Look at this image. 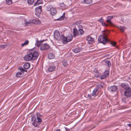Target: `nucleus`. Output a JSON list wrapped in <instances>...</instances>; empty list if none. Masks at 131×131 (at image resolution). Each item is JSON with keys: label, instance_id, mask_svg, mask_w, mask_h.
<instances>
[{"label": "nucleus", "instance_id": "1", "mask_svg": "<svg viewBox=\"0 0 131 131\" xmlns=\"http://www.w3.org/2000/svg\"><path fill=\"white\" fill-rule=\"evenodd\" d=\"M36 116L37 117L34 115L31 116L32 124L35 127H39L40 124L42 122L41 119L43 116L39 113H37Z\"/></svg>", "mask_w": 131, "mask_h": 131}, {"label": "nucleus", "instance_id": "2", "mask_svg": "<svg viewBox=\"0 0 131 131\" xmlns=\"http://www.w3.org/2000/svg\"><path fill=\"white\" fill-rule=\"evenodd\" d=\"M102 32V35L99 36L98 39V41L100 43L105 45L106 43L108 42L109 40L107 37L110 33V31L104 30Z\"/></svg>", "mask_w": 131, "mask_h": 131}, {"label": "nucleus", "instance_id": "3", "mask_svg": "<svg viewBox=\"0 0 131 131\" xmlns=\"http://www.w3.org/2000/svg\"><path fill=\"white\" fill-rule=\"evenodd\" d=\"M31 52V55L32 58L33 60H36L39 56L38 52L36 51L35 49L34 48L30 50Z\"/></svg>", "mask_w": 131, "mask_h": 131}, {"label": "nucleus", "instance_id": "4", "mask_svg": "<svg viewBox=\"0 0 131 131\" xmlns=\"http://www.w3.org/2000/svg\"><path fill=\"white\" fill-rule=\"evenodd\" d=\"M28 52L29 53L26 55L24 57V59L25 61H29L33 60L31 52L30 50Z\"/></svg>", "mask_w": 131, "mask_h": 131}, {"label": "nucleus", "instance_id": "5", "mask_svg": "<svg viewBox=\"0 0 131 131\" xmlns=\"http://www.w3.org/2000/svg\"><path fill=\"white\" fill-rule=\"evenodd\" d=\"M54 38L56 39L57 40H60L61 39V36L60 32L57 30H55L54 33Z\"/></svg>", "mask_w": 131, "mask_h": 131}, {"label": "nucleus", "instance_id": "6", "mask_svg": "<svg viewBox=\"0 0 131 131\" xmlns=\"http://www.w3.org/2000/svg\"><path fill=\"white\" fill-rule=\"evenodd\" d=\"M41 11L42 7L41 6H39L35 8V14L37 17H40Z\"/></svg>", "mask_w": 131, "mask_h": 131}, {"label": "nucleus", "instance_id": "7", "mask_svg": "<svg viewBox=\"0 0 131 131\" xmlns=\"http://www.w3.org/2000/svg\"><path fill=\"white\" fill-rule=\"evenodd\" d=\"M110 71L109 70H106L104 72L103 74L101 75L100 79H103L107 78L109 75Z\"/></svg>", "mask_w": 131, "mask_h": 131}, {"label": "nucleus", "instance_id": "8", "mask_svg": "<svg viewBox=\"0 0 131 131\" xmlns=\"http://www.w3.org/2000/svg\"><path fill=\"white\" fill-rule=\"evenodd\" d=\"M124 94L125 96L127 98L130 97L131 96V88H130L125 90Z\"/></svg>", "mask_w": 131, "mask_h": 131}, {"label": "nucleus", "instance_id": "9", "mask_svg": "<svg viewBox=\"0 0 131 131\" xmlns=\"http://www.w3.org/2000/svg\"><path fill=\"white\" fill-rule=\"evenodd\" d=\"M50 47V46L47 43H45L41 45L40 49L42 50H47Z\"/></svg>", "mask_w": 131, "mask_h": 131}, {"label": "nucleus", "instance_id": "10", "mask_svg": "<svg viewBox=\"0 0 131 131\" xmlns=\"http://www.w3.org/2000/svg\"><path fill=\"white\" fill-rule=\"evenodd\" d=\"M113 18V16H110L107 17V20L106 21V22L109 24V25L111 26H113V24L111 21V19Z\"/></svg>", "mask_w": 131, "mask_h": 131}, {"label": "nucleus", "instance_id": "11", "mask_svg": "<svg viewBox=\"0 0 131 131\" xmlns=\"http://www.w3.org/2000/svg\"><path fill=\"white\" fill-rule=\"evenodd\" d=\"M121 86L122 88L125 89V90H126L130 88L128 84L126 83H122L121 84Z\"/></svg>", "mask_w": 131, "mask_h": 131}, {"label": "nucleus", "instance_id": "12", "mask_svg": "<svg viewBox=\"0 0 131 131\" xmlns=\"http://www.w3.org/2000/svg\"><path fill=\"white\" fill-rule=\"evenodd\" d=\"M62 37L61 40L63 43L64 44H66L68 42V41L66 37L64 36L63 35H61Z\"/></svg>", "mask_w": 131, "mask_h": 131}, {"label": "nucleus", "instance_id": "13", "mask_svg": "<svg viewBox=\"0 0 131 131\" xmlns=\"http://www.w3.org/2000/svg\"><path fill=\"white\" fill-rule=\"evenodd\" d=\"M56 67L54 65L50 66L48 69V71L49 72H51L56 69Z\"/></svg>", "mask_w": 131, "mask_h": 131}, {"label": "nucleus", "instance_id": "14", "mask_svg": "<svg viewBox=\"0 0 131 131\" xmlns=\"http://www.w3.org/2000/svg\"><path fill=\"white\" fill-rule=\"evenodd\" d=\"M110 90L112 92H114L116 91L117 89V87L115 85H113L111 86L110 88Z\"/></svg>", "mask_w": 131, "mask_h": 131}, {"label": "nucleus", "instance_id": "15", "mask_svg": "<svg viewBox=\"0 0 131 131\" xmlns=\"http://www.w3.org/2000/svg\"><path fill=\"white\" fill-rule=\"evenodd\" d=\"M57 12L56 9L55 8L52 7L50 11V14L52 16L55 15Z\"/></svg>", "mask_w": 131, "mask_h": 131}, {"label": "nucleus", "instance_id": "16", "mask_svg": "<svg viewBox=\"0 0 131 131\" xmlns=\"http://www.w3.org/2000/svg\"><path fill=\"white\" fill-rule=\"evenodd\" d=\"M68 42L71 41L73 38L72 35L71 34H68L66 37Z\"/></svg>", "mask_w": 131, "mask_h": 131}, {"label": "nucleus", "instance_id": "17", "mask_svg": "<svg viewBox=\"0 0 131 131\" xmlns=\"http://www.w3.org/2000/svg\"><path fill=\"white\" fill-rule=\"evenodd\" d=\"M48 57L49 59H52L54 58L55 54L53 53H50L48 54Z\"/></svg>", "mask_w": 131, "mask_h": 131}, {"label": "nucleus", "instance_id": "18", "mask_svg": "<svg viewBox=\"0 0 131 131\" xmlns=\"http://www.w3.org/2000/svg\"><path fill=\"white\" fill-rule=\"evenodd\" d=\"M82 49L80 47H78L74 48L72 50L75 53H78Z\"/></svg>", "mask_w": 131, "mask_h": 131}, {"label": "nucleus", "instance_id": "19", "mask_svg": "<svg viewBox=\"0 0 131 131\" xmlns=\"http://www.w3.org/2000/svg\"><path fill=\"white\" fill-rule=\"evenodd\" d=\"M30 63H26L24 65V67L25 69H28L30 67Z\"/></svg>", "mask_w": 131, "mask_h": 131}, {"label": "nucleus", "instance_id": "20", "mask_svg": "<svg viewBox=\"0 0 131 131\" xmlns=\"http://www.w3.org/2000/svg\"><path fill=\"white\" fill-rule=\"evenodd\" d=\"M78 30L76 28H74L73 29V35L74 37L78 34Z\"/></svg>", "mask_w": 131, "mask_h": 131}, {"label": "nucleus", "instance_id": "21", "mask_svg": "<svg viewBox=\"0 0 131 131\" xmlns=\"http://www.w3.org/2000/svg\"><path fill=\"white\" fill-rule=\"evenodd\" d=\"M86 40L89 41H94V39L92 38L91 36H88L86 37Z\"/></svg>", "mask_w": 131, "mask_h": 131}, {"label": "nucleus", "instance_id": "22", "mask_svg": "<svg viewBox=\"0 0 131 131\" xmlns=\"http://www.w3.org/2000/svg\"><path fill=\"white\" fill-rule=\"evenodd\" d=\"M83 2L86 4H90L92 3V0H84Z\"/></svg>", "mask_w": 131, "mask_h": 131}, {"label": "nucleus", "instance_id": "23", "mask_svg": "<svg viewBox=\"0 0 131 131\" xmlns=\"http://www.w3.org/2000/svg\"><path fill=\"white\" fill-rule=\"evenodd\" d=\"M42 0H37V2L34 4V6H36L42 3Z\"/></svg>", "mask_w": 131, "mask_h": 131}, {"label": "nucleus", "instance_id": "24", "mask_svg": "<svg viewBox=\"0 0 131 131\" xmlns=\"http://www.w3.org/2000/svg\"><path fill=\"white\" fill-rule=\"evenodd\" d=\"M98 90L97 89V88H95L93 91V93L92 94V96H94L95 95H96H96L97 92L98 91Z\"/></svg>", "mask_w": 131, "mask_h": 131}, {"label": "nucleus", "instance_id": "25", "mask_svg": "<svg viewBox=\"0 0 131 131\" xmlns=\"http://www.w3.org/2000/svg\"><path fill=\"white\" fill-rule=\"evenodd\" d=\"M32 23L35 24H40V22L39 20L34 19L32 20Z\"/></svg>", "mask_w": 131, "mask_h": 131}, {"label": "nucleus", "instance_id": "26", "mask_svg": "<svg viewBox=\"0 0 131 131\" xmlns=\"http://www.w3.org/2000/svg\"><path fill=\"white\" fill-rule=\"evenodd\" d=\"M23 73L20 72H18L16 74V77L19 78L21 77L22 76V74Z\"/></svg>", "mask_w": 131, "mask_h": 131}, {"label": "nucleus", "instance_id": "27", "mask_svg": "<svg viewBox=\"0 0 131 131\" xmlns=\"http://www.w3.org/2000/svg\"><path fill=\"white\" fill-rule=\"evenodd\" d=\"M127 97H124L122 98V102L125 103H126L128 101Z\"/></svg>", "mask_w": 131, "mask_h": 131}, {"label": "nucleus", "instance_id": "28", "mask_svg": "<svg viewBox=\"0 0 131 131\" xmlns=\"http://www.w3.org/2000/svg\"><path fill=\"white\" fill-rule=\"evenodd\" d=\"M104 61L107 64L108 67H111V63L110 61L107 60H105Z\"/></svg>", "mask_w": 131, "mask_h": 131}, {"label": "nucleus", "instance_id": "29", "mask_svg": "<svg viewBox=\"0 0 131 131\" xmlns=\"http://www.w3.org/2000/svg\"><path fill=\"white\" fill-rule=\"evenodd\" d=\"M119 28L121 31L123 32L125 31L126 28L124 26H120Z\"/></svg>", "mask_w": 131, "mask_h": 131}, {"label": "nucleus", "instance_id": "30", "mask_svg": "<svg viewBox=\"0 0 131 131\" xmlns=\"http://www.w3.org/2000/svg\"><path fill=\"white\" fill-rule=\"evenodd\" d=\"M6 4L10 5L12 4V0H6Z\"/></svg>", "mask_w": 131, "mask_h": 131}, {"label": "nucleus", "instance_id": "31", "mask_svg": "<svg viewBox=\"0 0 131 131\" xmlns=\"http://www.w3.org/2000/svg\"><path fill=\"white\" fill-rule=\"evenodd\" d=\"M52 7L51 5H48L47 6L46 10L48 11H50Z\"/></svg>", "mask_w": 131, "mask_h": 131}, {"label": "nucleus", "instance_id": "32", "mask_svg": "<svg viewBox=\"0 0 131 131\" xmlns=\"http://www.w3.org/2000/svg\"><path fill=\"white\" fill-rule=\"evenodd\" d=\"M109 42H110V43L112 45L114 46H115L116 45V43L114 41H111L110 40H109V41H108Z\"/></svg>", "mask_w": 131, "mask_h": 131}, {"label": "nucleus", "instance_id": "33", "mask_svg": "<svg viewBox=\"0 0 131 131\" xmlns=\"http://www.w3.org/2000/svg\"><path fill=\"white\" fill-rule=\"evenodd\" d=\"M62 64L64 67H66L68 65L67 61L65 60H63L62 61Z\"/></svg>", "mask_w": 131, "mask_h": 131}, {"label": "nucleus", "instance_id": "34", "mask_svg": "<svg viewBox=\"0 0 131 131\" xmlns=\"http://www.w3.org/2000/svg\"><path fill=\"white\" fill-rule=\"evenodd\" d=\"M64 16H63V15L61 16L60 18L57 19H55V20H59V21H61L62 20H63L64 19Z\"/></svg>", "mask_w": 131, "mask_h": 131}, {"label": "nucleus", "instance_id": "35", "mask_svg": "<svg viewBox=\"0 0 131 131\" xmlns=\"http://www.w3.org/2000/svg\"><path fill=\"white\" fill-rule=\"evenodd\" d=\"M28 43L29 41L28 40H27L26 41L23 43L21 44V46L22 47H23L25 45H28Z\"/></svg>", "mask_w": 131, "mask_h": 131}, {"label": "nucleus", "instance_id": "36", "mask_svg": "<svg viewBox=\"0 0 131 131\" xmlns=\"http://www.w3.org/2000/svg\"><path fill=\"white\" fill-rule=\"evenodd\" d=\"M78 30L79 32L80 33V34L81 35H82L84 34V32L83 29H80Z\"/></svg>", "mask_w": 131, "mask_h": 131}, {"label": "nucleus", "instance_id": "37", "mask_svg": "<svg viewBox=\"0 0 131 131\" xmlns=\"http://www.w3.org/2000/svg\"><path fill=\"white\" fill-rule=\"evenodd\" d=\"M36 45L38 47H39L41 45V42L40 41H36Z\"/></svg>", "mask_w": 131, "mask_h": 131}, {"label": "nucleus", "instance_id": "38", "mask_svg": "<svg viewBox=\"0 0 131 131\" xmlns=\"http://www.w3.org/2000/svg\"><path fill=\"white\" fill-rule=\"evenodd\" d=\"M28 3L30 5L32 4L34 2V0H27Z\"/></svg>", "mask_w": 131, "mask_h": 131}, {"label": "nucleus", "instance_id": "39", "mask_svg": "<svg viewBox=\"0 0 131 131\" xmlns=\"http://www.w3.org/2000/svg\"><path fill=\"white\" fill-rule=\"evenodd\" d=\"M101 87L103 88V86L101 84L97 85H96V88H97V89L98 90V89L100 88Z\"/></svg>", "mask_w": 131, "mask_h": 131}, {"label": "nucleus", "instance_id": "40", "mask_svg": "<svg viewBox=\"0 0 131 131\" xmlns=\"http://www.w3.org/2000/svg\"><path fill=\"white\" fill-rule=\"evenodd\" d=\"M24 69L21 66H19L18 68V69L20 71V72L22 73L23 72Z\"/></svg>", "mask_w": 131, "mask_h": 131}, {"label": "nucleus", "instance_id": "41", "mask_svg": "<svg viewBox=\"0 0 131 131\" xmlns=\"http://www.w3.org/2000/svg\"><path fill=\"white\" fill-rule=\"evenodd\" d=\"M82 22V21L81 20H79L78 21H76L75 22V23L77 24H80Z\"/></svg>", "mask_w": 131, "mask_h": 131}, {"label": "nucleus", "instance_id": "42", "mask_svg": "<svg viewBox=\"0 0 131 131\" xmlns=\"http://www.w3.org/2000/svg\"><path fill=\"white\" fill-rule=\"evenodd\" d=\"M102 24L103 26H109V25H108L104 22V21L102 23Z\"/></svg>", "mask_w": 131, "mask_h": 131}, {"label": "nucleus", "instance_id": "43", "mask_svg": "<svg viewBox=\"0 0 131 131\" xmlns=\"http://www.w3.org/2000/svg\"><path fill=\"white\" fill-rule=\"evenodd\" d=\"M59 5L60 6L62 7H63L64 6V4L63 2L60 3Z\"/></svg>", "mask_w": 131, "mask_h": 131}, {"label": "nucleus", "instance_id": "44", "mask_svg": "<svg viewBox=\"0 0 131 131\" xmlns=\"http://www.w3.org/2000/svg\"><path fill=\"white\" fill-rule=\"evenodd\" d=\"M78 30L80 29H83V27L81 25H79L78 26Z\"/></svg>", "mask_w": 131, "mask_h": 131}, {"label": "nucleus", "instance_id": "45", "mask_svg": "<svg viewBox=\"0 0 131 131\" xmlns=\"http://www.w3.org/2000/svg\"><path fill=\"white\" fill-rule=\"evenodd\" d=\"M98 21L101 23L104 21V20L102 17H101L100 19L98 20Z\"/></svg>", "mask_w": 131, "mask_h": 131}, {"label": "nucleus", "instance_id": "46", "mask_svg": "<svg viewBox=\"0 0 131 131\" xmlns=\"http://www.w3.org/2000/svg\"><path fill=\"white\" fill-rule=\"evenodd\" d=\"M101 74H100L97 73L96 74H95V76L97 78H99L100 77H101Z\"/></svg>", "mask_w": 131, "mask_h": 131}, {"label": "nucleus", "instance_id": "47", "mask_svg": "<svg viewBox=\"0 0 131 131\" xmlns=\"http://www.w3.org/2000/svg\"><path fill=\"white\" fill-rule=\"evenodd\" d=\"M87 97L89 98L90 99H92L91 95L89 94L87 95Z\"/></svg>", "mask_w": 131, "mask_h": 131}, {"label": "nucleus", "instance_id": "48", "mask_svg": "<svg viewBox=\"0 0 131 131\" xmlns=\"http://www.w3.org/2000/svg\"><path fill=\"white\" fill-rule=\"evenodd\" d=\"M26 69H24L23 72H22L23 74L24 73V72H27V70Z\"/></svg>", "mask_w": 131, "mask_h": 131}, {"label": "nucleus", "instance_id": "49", "mask_svg": "<svg viewBox=\"0 0 131 131\" xmlns=\"http://www.w3.org/2000/svg\"><path fill=\"white\" fill-rule=\"evenodd\" d=\"M66 131H74L72 130H71V131L70 130V129H68V128H66Z\"/></svg>", "mask_w": 131, "mask_h": 131}, {"label": "nucleus", "instance_id": "50", "mask_svg": "<svg viewBox=\"0 0 131 131\" xmlns=\"http://www.w3.org/2000/svg\"><path fill=\"white\" fill-rule=\"evenodd\" d=\"M127 126H128L129 127H131V124H129L127 125Z\"/></svg>", "mask_w": 131, "mask_h": 131}, {"label": "nucleus", "instance_id": "51", "mask_svg": "<svg viewBox=\"0 0 131 131\" xmlns=\"http://www.w3.org/2000/svg\"><path fill=\"white\" fill-rule=\"evenodd\" d=\"M46 40H47V39H46V40H41L40 41V42H41V43L42 42H43L45 41Z\"/></svg>", "mask_w": 131, "mask_h": 131}, {"label": "nucleus", "instance_id": "52", "mask_svg": "<svg viewBox=\"0 0 131 131\" xmlns=\"http://www.w3.org/2000/svg\"><path fill=\"white\" fill-rule=\"evenodd\" d=\"M6 47V46L5 45H3L2 47H1L2 48H5Z\"/></svg>", "mask_w": 131, "mask_h": 131}, {"label": "nucleus", "instance_id": "53", "mask_svg": "<svg viewBox=\"0 0 131 131\" xmlns=\"http://www.w3.org/2000/svg\"><path fill=\"white\" fill-rule=\"evenodd\" d=\"M30 24V23L29 22H26V24L28 25Z\"/></svg>", "mask_w": 131, "mask_h": 131}, {"label": "nucleus", "instance_id": "54", "mask_svg": "<svg viewBox=\"0 0 131 131\" xmlns=\"http://www.w3.org/2000/svg\"><path fill=\"white\" fill-rule=\"evenodd\" d=\"M56 131H61V130L60 129H57L56 130Z\"/></svg>", "mask_w": 131, "mask_h": 131}, {"label": "nucleus", "instance_id": "55", "mask_svg": "<svg viewBox=\"0 0 131 131\" xmlns=\"http://www.w3.org/2000/svg\"><path fill=\"white\" fill-rule=\"evenodd\" d=\"M88 43H90V42H88Z\"/></svg>", "mask_w": 131, "mask_h": 131}]
</instances>
